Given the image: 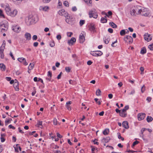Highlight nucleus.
<instances>
[{"mask_svg":"<svg viewBox=\"0 0 153 153\" xmlns=\"http://www.w3.org/2000/svg\"><path fill=\"white\" fill-rule=\"evenodd\" d=\"M38 20V18L37 15H30L27 19H26L25 22L27 25H29L36 22Z\"/></svg>","mask_w":153,"mask_h":153,"instance_id":"f257e3e1","label":"nucleus"},{"mask_svg":"<svg viewBox=\"0 0 153 153\" xmlns=\"http://www.w3.org/2000/svg\"><path fill=\"white\" fill-rule=\"evenodd\" d=\"M8 28V24L7 22H1L0 23V29L2 33L5 32Z\"/></svg>","mask_w":153,"mask_h":153,"instance_id":"f03ea898","label":"nucleus"},{"mask_svg":"<svg viewBox=\"0 0 153 153\" xmlns=\"http://www.w3.org/2000/svg\"><path fill=\"white\" fill-rule=\"evenodd\" d=\"M140 14L142 16L147 17L149 16L150 11L148 8L142 7L141 8Z\"/></svg>","mask_w":153,"mask_h":153,"instance_id":"7ed1b4c3","label":"nucleus"},{"mask_svg":"<svg viewBox=\"0 0 153 153\" xmlns=\"http://www.w3.org/2000/svg\"><path fill=\"white\" fill-rule=\"evenodd\" d=\"M88 15L90 18L93 17L94 18L96 19L98 16L97 13L95 9H93L89 11Z\"/></svg>","mask_w":153,"mask_h":153,"instance_id":"20e7f679","label":"nucleus"},{"mask_svg":"<svg viewBox=\"0 0 153 153\" xmlns=\"http://www.w3.org/2000/svg\"><path fill=\"white\" fill-rule=\"evenodd\" d=\"M69 17H67L66 18L65 21L66 22L71 25H74L75 22V20L73 19V18H70V16L69 15Z\"/></svg>","mask_w":153,"mask_h":153,"instance_id":"39448f33","label":"nucleus"},{"mask_svg":"<svg viewBox=\"0 0 153 153\" xmlns=\"http://www.w3.org/2000/svg\"><path fill=\"white\" fill-rule=\"evenodd\" d=\"M124 41L127 43L129 44L131 43L133 41V39L132 37L128 35L126 36L124 38Z\"/></svg>","mask_w":153,"mask_h":153,"instance_id":"423d86ee","label":"nucleus"},{"mask_svg":"<svg viewBox=\"0 0 153 153\" xmlns=\"http://www.w3.org/2000/svg\"><path fill=\"white\" fill-rule=\"evenodd\" d=\"M58 14L59 15L63 16L65 17L66 18L67 17H69V14L68 13L65 12V10L63 9H62L60 10H59L58 12Z\"/></svg>","mask_w":153,"mask_h":153,"instance_id":"0eeeda50","label":"nucleus"},{"mask_svg":"<svg viewBox=\"0 0 153 153\" xmlns=\"http://www.w3.org/2000/svg\"><path fill=\"white\" fill-rule=\"evenodd\" d=\"M88 27L89 28V30L91 32H92L93 33L96 32L95 25L94 24L91 23L88 25Z\"/></svg>","mask_w":153,"mask_h":153,"instance_id":"6e6552de","label":"nucleus"},{"mask_svg":"<svg viewBox=\"0 0 153 153\" xmlns=\"http://www.w3.org/2000/svg\"><path fill=\"white\" fill-rule=\"evenodd\" d=\"M144 37L145 40L148 42L150 41L152 39V38L150 35L148 33H145L144 35Z\"/></svg>","mask_w":153,"mask_h":153,"instance_id":"1a4fd4ad","label":"nucleus"},{"mask_svg":"<svg viewBox=\"0 0 153 153\" xmlns=\"http://www.w3.org/2000/svg\"><path fill=\"white\" fill-rule=\"evenodd\" d=\"M12 30L15 32L19 33L21 31V28L17 25L13 26L12 27Z\"/></svg>","mask_w":153,"mask_h":153,"instance_id":"9d476101","label":"nucleus"},{"mask_svg":"<svg viewBox=\"0 0 153 153\" xmlns=\"http://www.w3.org/2000/svg\"><path fill=\"white\" fill-rule=\"evenodd\" d=\"M146 114L145 113H140L138 114V120H141L144 119L145 117Z\"/></svg>","mask_w":153,"mask_h":153,"instance_id":"9b49d317","label":"nucleus"},{"mask_svg":"<svg viewBox=\"0 0 153 153\" xmlns=\"http://www.w3.org/2000/svg\"><path fill=\"white\" fill-rule=\"evenodd\" d=\"M95 52L91 53V54L93 56H98L102 55L103 54L102 52L100 51H96Z\"/></svg>","mask_w":153,"mask_h":153,"instance_id":"f8f14e48","label":"nucleus"},{"mask_svg":"<svg viewBox=\"0 0 153 153\" xmlns=\"http://www.w3.org/2000/svg\"><path fill=\"white\" fill-rule=\"evenodd\" d=\"M18 60L20 62H23V64L25 65H28V63L26 62V59L25 58L23 57L19 58Z\"/></svg>","mask_w":153,"mask_h":153,"instance_id":"ddd939ff","label":"nucleus"},{"mask_svg":"<svg viewBox=\"0 0 153 153\" xmlns=\"http://www.w3.org/2000/svg\"><path fill=\"white\" fill-rule=\"evenodd\" d=\"M141 7H140L139 6L134 7L135 11L136 12L135 13H136V15L140 14L141 12L140 9H141Z\"/></svg>","mask_w":153,"mask_h":153,"instance_id":"4468645a","label":"nucleus"},{"mask_svg":"<svg viewBox=\"0 0 153 153\" xmlns=\"http://www.w3.org/2000/svg\"><path fill=\"white\" fill-rule=\"evenodd\" d=\"M7 14L8 15L11 11V9L8 4L5 5L4 7Z\"/></svg>","mask_w":153,"mask_h":153,"instance_id":"2eb2a0df","label":"nucleus"},{"mask_svg":"<svg viewBox=\"0 0 153 153\" xmlns=\"http://www.w3.org/2000/svg\"><path fill=\"white\" fill-rule=\"evenodd\" d=\"M17 11L16 10H14L12 11H11L8 15L12 17H14L16 15L17 13Z\"/></svg>","mask_w":153,"mask_h":153,"instance_id":"dca6fc26","label":"nucleus"},{"mask_svg":"<svg viewBox=\"0 0 153 153\" xmlns=\"http://www.w3.org/2000/svg\"><path fill=\"white\" fill-rule=\"evenodd\" d=\"M79 40L80 42L81 43H83L85 40V37L83 33H81L80 35Z\"/></svg>","mask_w":153,"mask_h":153,"instance_id":"f3484780","label":"nucleus"},{"mask_svg":"<svg viewBox=\"0 0 153 153\" xmlns=\"http://www.w3.org/2000/svg\"><path fill=\"white\" fill-rule=\"evenodd\" d=\"M25 37L26 39V40L29 41L31 39V35L29 33H26L25 34Z\"/></svg>","mask_w":153,"mask_h":153,"instance_id":"a211bd4d","label":"nucleus"},{"mask_svg":"<svg viewBox=\"0 0 153 153\" xmlns=\"http://www.w3.org/2000/svg\"><path fill=\"white\" fill-rule=\"evenodd\" d=\"M76 41V39L74 37H72L70 40L68 41V43L69 45H72Z\"/></svg>","mask_w":153,"mask_h":153,"instance_id":"6ab92c4d","label":"nucleus"},{"mask_svg":"<svg viewBox=\"0 0 153 153\" xmlns=\"http://www.w3.org/2000/svg\"><path fill=\"white\" fill-rule=\"evenodd\" d=\"M127 113L126 112H125L122 110V111H121L120 113V115L123 117H126L127 116Z\"/></svg>","mask_w":153,"mask_h":153,"instance_id":"aec40b11","label":"nucleus"},{"mask_svg":"<svg viewBox=\"0 0 153 153\" xmlns=\"http://www.w3.org/2000/svg\"><path fill=\"white\" fill-rule=\"evenodd\" d=\"M123 126L125 128L128 129L129 128L128 123L126 121H124L122 123Z\"/></svg>","mask_w":153,"mask_h":153,"instance_id":"412c9836","label":"nucleus"},{"mask_svg":"<svg viewBox=\"0 0 153 153\" xmlns=\"http://www.w3.org/2000/svg\"><path fill=\"white\" fill-rule=\"evenodd\" d=\"M110 140V137H106L105 138H103L102 140V141L103 143H108Z\"/></svg>","mask_w":153,"mask_h":153,"instance_id":"4be33fe9","label":"nucleus"},{"mask_svg":"<svg viewBox=\"0 0 153 153\" xmlns=\"http://www.w3.org/2000/svg\"><path fill=\"white\" fill-rule=\"evenodd\" d=\"M136 12L135 11V10L134 7L131 9L130 12V13L131 15L132 16H136Z\"/></svg>","mask_w":153,"mask_h":153,"instance_id":"5701e85b","label":"nucleus"},{"mask_svg":"<svg viewBox=\"0 0 153 153\" xmlns=\"http://www.w3.org/2000/svg\"><path fill=\"white\" fill-rule=\"evenodd\" d=\"M89 6H92V0H83Z\"/></svg>","mask_w":153,"mask_h":153,"instance_id":"b1692460","label":"nucleus"},{"mask_svg":"<svg viewBox=\"0 0 153 153\" xmlns=\"http://www.w3.org/2000/svg\"><path fill=\"white\" fill-rule=\"evenodd\" d=\"M5 40H3V43L2 45L1 46L0 48V51H4V49L5 48Z\"/></svg>","mask_w":153,"mask_h":153,"instance_id":"393cba45","label":"nucleus"},{"mask_svg":"<svg viewBox=\"0 0 153 153\" xmlns=\"http://www.w3.org/2000/svg\"><path fill=\"white\" fill-rule=\"evenodd\" d=\"M147 130V128H143L142 129H141V134L140 135V137H142L143 138V139L144 140H145V139L143 138V132L146 130Z\"/></svg>","mask_w":153,"mask_h":153,"instance_id":"a878e982","label":"nucleus"},{"mask_svg":"<svg viewBox=\"0 0 153 153\" xmlns=\"http://www.w3.org/2000/svg\"><path fill=\"white\" fill-rule=\"evenodd\" d=\"M146 50L145 47H143L140 51V53L142 54H144L146 53Z\"/></svg>","mask_w":153,"mask_h":153,"instance_id":"bb28decb","label":"nucleus"},{"mask_svg":"<svg viewBox=\"0 0 153 153\" xmlns=\"http://www.w3.org/2000/svg\"><path fill=\"white\" fill-rule=\"evenodd\" d=\"M109 25L113 28H116L117 27V25L112 22H110L109 23Z\"/></svg>","mask_w":153,"mask_h":153,"instance_id":"cd10ccee","label":"nucleus"},{"mask_svg":"<svg viewBox=\"0 0 153 153\" xmlns=\"http://www.w3.org/2000/svg\"><path fill=\"white\" fill-rule=\"evenodd\" d=\"M0 68L2 71H4L5 70V66L3 64H0Z\"/></svg>","mask_w":153,"mask_h":153,"instance_id":"c85d7f7f","label":"nucleus"},{"mask_svg":"<svg viewBox=\"0 0 153 153\" xmlns=\"http://www.w3.org/2000/svg\"><path fill=\"white\" fill-rule=\"evenodd\" d=\"M34 66V64L30 63L28 67V69L29 70H32Z\"/></svg>","mask_w":153,"mask_h":153,"instance_id":"c756f323","label":"nucleus"},{"mask_svg":"<svg viewBox=\"0 0 153 153\" xmlns=\"http://www.w3.org/2000/svg\"><path fill=\"white\" fill-rule=\"evenodd\" d=\"M49 9V7L47 6H45V7H41L40 9L42 10L45 11H47Z\"/></svg>","mask_w":153,"mask_h":153,"instance_id":"7c9ffc66","label":"nucleus"},{"mask_svg":"<svg viewBox=\"0 0 153 153\" xmlns=\"http://www.w3.org/2000/svg\"><path fill=\"white\" fill-rule=\"evenodd\" d=\"M13 86L15 89H17L16 90L18 91L17 90L19 89V83L14 82L13 85Z\"/></svg>","mask_w":153,"mask_h":153,"instance_id":"2f4dec72","label":"nucleus"},{"mask_svg":"<svg viewBox=\"0 0 153 153\" xmlns=\"http://www.w3.org/2000/svg\"><path fill=\"white\" fill-rule=\"evenodd\" d=\"M106 16H105V18L102 17L101 19V22L102 23H105L107 22V20L105 18Z\"/></svg>","mask_w":153,"mask_h":153,"instance_id":"473e14b6","label":"nucleus"},{"mask_svg":"<svg viewBox=\"0 0 153 153\" xmlns=\"http://www.w3.org/2000/svg\"><path fill=\"white\" fill-rule=\"evenodd\" d=\"M109 132V129L106 128L103 131V133L104 135H106L108 134Z\"/></svg>","mask_w":153,"mask_h":153,"instance_id":"72a5a7b5","label":"nucleus"},{"mask_svg":"<svg viewBox=\"0 0 153 153\" xmlns=\"http://www.w3.org/2000/svg\"><path fill=\"white\" fill-rule=\"evenodd\" d=\"M153 120V118L150 116H148L147 117L146 120H147V122H151Z\"/></svg>","mask_w":153,"mask_h":153,"instance_id":"f704fd0d","label":"nucleus"},{"mask_svg":"<svg viewBox=\"0 0 153 153\" xmlns=\"http://www.w3.org/2000/svg\"><path fill=\"white\" fill-rule=\"evenodd\" d=\"M101 91L100 90V89H98L96 92V95L97 96H100L101 95Z\"/></svg>","mask_w":153,"mask_h":153,"instance_id":"c9c22d12","label":"nucleus"},{"mask_svg":"<svg viewBox=\"0 0 153 153\" xmlns=\"http://www.w3.org/2000/svg\"><path fill=\"white\" fill-rule=\"evenodd\" d=\"M0 18H4V16L2 11L0 9Z\"/></svg>","mask_w":153,"mask_h":153,"instance_id":"e433bc0d","label":"nucleus"},{"mask_svg":"<svg viewBox=\"0 0 153 153\" xmlns=\"http://www.w3.org/2000/svg\"><path fill=\"white\" fill-rule=\"evenodd\" d=\"M126 33V32L125 31V30H122L120 32V35L121 36H123V35H125Z\"/></svg>","mask_w":153,"mask_h":153,"instance_id":"4c0bfd02","label":"nucleus"},{"mask_svg":"<svg viewBox=\"0 0 153 153\" xmlns=\"http://www.w3.org/2000/svg\"><path fill=\"white\" fill-rule=\"evenodd\" d=\"M85 23V21L83 20H81L79 22L80 26H82Z\"/></svg>","mask_w":153,"mask_h":153,"instance_id":"58836bf2","label":"nucleus"},{"mask_svg":"<svg viewBox=\"0 0 153 153\" xmlns=\"http://www.w3.org/2000/svg\"><path fill=\"white\" fill-rule=\"evenodd\" d=\"M148 48L150 50H151V51L153 50V43L149 45Z\"/></svg>","mask_w":153,"mask_h":153,"instance_id":"ea45409f","label":"nucleus"},{"mask_svg":"<svg viewBox=\"0 0 153 153\" xmlns=\"http://www.w3.org/2000/svg\"><path fill=\"white\" fill-rule=\"evenodd\" d=\"M129 109V106L128 105H126L122 110L123 111H125L126 112L127 110H128Z\"/></svg>","mask_w":153,"mask_h":153,"instance_id":"a19ab883","label":"nucleus"},{"mask_svg":"<svg viewBox=\"0 0 153 153\" xmlns=\"http://www.w3.org/2000/svg\"><path fill=\"white\" fill-rule=\"evenodd\" d=\"M19 145V144H17L16 145V146L14 147L15 151L17 152H19V151L18 150V148H19V146H18Z\"/></svg>","mask_w":153,"mask_h":153,"instance_id":"79ce46f5","label":"nucleus"},{"mask_svg":"<svg viewBox=\"0 0 153 153\" xmlns=\"http://www.w3.org/2000/svg\"><path fill=\"white\" fill-rule=\"evenodd\" d=\"M117 134L118 135V138L119 139H121L122 141L124 140V138L121 136L120 133H117Z\"/></svg>","mask_w":153,"mask_h":153,"instance_id":"37998d69","label":"nucleus"},{"mask_svg":"<svg viewBox=\"0 0 153 153\" xmlns=\"http://www.w3.org/2000/svg\"><path fill=\"white\" fill-rule=\"evenodd\" d=\"M140 69L141 71L140 74H143V71H144V68L143 67H141L140 68Z\"/></svg>","mask_w":153,"mask_h":153,"instance_id":"c03bdc74","label":"nucleus"},{"mask_svg":"<svg viewBox=\"0 0 153 153\" xmlns=\"http://www.w3.org/2000/svg\"><path fill=\"white\" fill-rule=\"evenodd\" d=\"M50 45L51 47H53L55 45L54 42V41L51 42H50Z\"/></svg>","mask_w":153,"mask_h":153,"instance_id":"a18cd8bd","label":"nucleus"},{"mask_svg":"<svg viewBox=\"0 0 153 153\" xmlns=\"http://www.w3.org/2000/svg\"><path fill=\"white\" fill-rule=\"evenodd\" d=\"M4 51H0V53L1 54V57L2 59H3L4 57V55L3 53Z\"/></svg>","mask_w":153,"mask_h":153,"instance_id":"49530a36","label":"nucleus"},{"mask_svg":"<svg viewBox=\"0 0 153 153\" xmlns=\"http://www.w3.org/2000/svg\"><path fill=\"white\" fill-rule=\"evenodd\" d=\"M63 4L66 7H68L69 6L68 2V1H64L63 3Z\"/></svg>","mask_w":153,"mask_h":153,"instance_id":"de8ad7c7","label":"nucleus"},{"mask_svg":"<svg viewBox=\"0 0 153 153\" xmlns=\"http://www.w3.org/2000/svg\"><path fill=\"white\" fill-rule=\"evenodd\" d=\"M145 90V87L143 85L141 88V91L142 93H143Z\"/></svg>","mask_w":153,"mask_h":153,"instance_id":"09e8293b","label":"nucleus"},{"mask_svg":"<svg viewBox=\"0 0 153 153\" xmlns=\"http://www.w3.org/2000/svg\"><path fill=\"white\" fill-rule=\"evenodd\" d=\"M53 122L54 124L55 125H56L58 124V122L56 118H54L53 120Z\"/></svg>","mask_w":153,"mask_h":153,"instance_id":"8fccbe9b","label":"nucleus"},{"mask_svg":"<svg viewBox=\"0 0 153 153\" xmlns=\"http://www.w3.org/2000/svg\"><path fill=\"white\" fill-rule=\"evenodd\" d=\"M71 69L69 67H66L65 68V71L68 72H69L70 71Z\"/></svg>","mask_w":153,"mask_h":153,"instance_id":"3c124183","label":"nucleus"},{"mask_svg":"<svg viewBox=\"0 0 153 153\" xmlns=\"http://www.w3.org/2000/svg\"><path fill=\"white\" fill-rule=\"evenodd\" d=\"M138 143H139V141H137V140H136L134 142V143H133V144H132V146H135L136 144H138Z\"/></svg>","mask_w":153,"mask_h":153,"instance_id":"603ef678","label":"nucleus"},{"mask_svg":"<svg viewBox=\"0 0 153 153\" xmlns=\"http://www.w3.org/2000/svg\"><path fill=\"white\" fill-rule=\"evenodd\" d=\"M135 93V91L134 89L132 90L131 92L129 94V95H132L134 94Z\"/></svg>","mask_w":153,"mask_h":153,"instance_id":"864d4df0","label":"nucleus"},{"mask_svg":"<svg viewBox=\"0 0 153 153\" xmlns=\"http://www.w3.org/2000/svg\"><path fill=\"white\" fill-rule=\"evenodd\" d=\"M146 100L149 102L151 101L152 98L150 97H148L147 98Z\"/></svg>","mask_w":153,"mask_h":153,"instance_id":"5fc2aeb1","label":"nucleus"},{"mask_svg":"<svg viewBox=\"0 0 153 153\" xmlns=\"http://www.w3.org/2000/svg\"><path fill=\"white\" fill-rule=\"evenodd\" d=\"M37 38V36L36 35H34L33 36L32 38L33 40H36Z\"/></svg>","mask_w":153,"mask_h":153,"instance_id":"6e6d98bb","label":"nucleus"},{"mask_svg":"<svg viewBox=\"0 0 153 153\" xmlns=\"http://www.w3.org/2000/svg\"><path fill=\"white\" fill-rule=\"evenodd\" d=\"M112 12L111 11H109L108 12V15L106 14V15L108 17H109L108 16H111V15H112Z\"/></svg>","mask_w":153,"mask_h":153,"instance_id":"4d7b16f0","label":"nucleus"},{"mask_svg":"<svg viewBox=\"0 0 153 153\" xmlns=\"http://www.w3.org/2000/svg\"><path fill=\"white\" fill-rule=\"evenodd\" d=\"M61 36L60 35H58L56 36V38L58 40H59L61 39Z\"/></svg>","mask_w":153,"mask_h":153,"instance_id":"13d9d810","label":"nucleus"},{"mask_svg":"<svg viewBox=\"0 0 153 153\" xmlns=\"http://www.w3.org/2000/svg\"><path fill=\"white\" fill-rule=\"evenodd\" d=\"M8 127L10 128H12L13 129H15L16 128L15 127H14L11 125H9L8 126Z\"/></svg>","mask_w":153,"mask_h":153,"instance_id":"bf43d9fd","label":"nucleus"},{"mask_svg":"<svg viewBox=\"0 0 153 153\" xmlns=\"http://www.w3.org/2000/svg\"><path fill=\"white\" fill-rule=\"evenodd\" d=\"M91 147L92 148L91 149V152L92 153H94V151L95 150V148L94 147H93L92 146H91Z\"/></svg>","mask_w":153,"mask_h":153,"instance_id":"052dcab7","label":"nucleus"},{"mask_svg":"<svg viewBox=\"0 0 153 153\" xmlns=\"http://www.w3.org/2000/svg\"><path fill=\"white\" fill-rule=\"evenodd\" d=\"M72 34L73 33L72 32H68L67 33V35L68 36L70 37H71Z\"/></svg>","mask_w":153,"mask_h":153,"instance_id":"680f3d73","label":"nucleus"},{"mask_svg":"<svg viewBox=\"0 0 153 153\" xmlns=\"http://www.w3.org/2000/svg\"><path fill=\"white\" fill-rule=\"evenodd\" d=\"M66 107L68 110H71V108L69 105H66Z\"/></svg>","mask_w":153,"mask_h":153,"instance_id":"e2e57ef3","label":"nucleus"},{"mask_svg":"<svg viewBox=\"0 0 153 153\" xmlns=\"http://www.w3.org/2000/svg\"><path fill=\"white\" fill-rule=\"evenodd\" d=\"M48 76H49L50 78H51L52 76V73L50 71H48Z\"/></svg>","mask_w":153,"mask_h":153,"instance_id":"0e129e2a","label":"nucleus"},{"mask_svg":"<svg viewBox=\"0 0 153 153\" xmlns=\"http://www.w3.org/2000/svg\"><path fill=\"white\" fill-rule=\"evenodd\" d=\"M51 0H42L44 3H46L49 2Z\"/></svg>","mask_w":153,"mask_h":153,"instance_id":"69168bd1","label":"nucleus"},{"mask_svg":"<svg viewBox=\"0 0 153 153\" xmlns=\"http://www.w3.org/2000/svg\"><path fill=\"white\" fill-rule=\"evenodd\" d=\"M38 45V42H35L33 43V45L35 47H36Z\"/></svg>","mask_w":153,"mask_h":153,"instance_id":"338daca9","label":"nucleus"},{"mask_svg":"<svg viewBox=\"0 0 153 153\" xmlns=\"http://www.w3.org/2000/svg\"><path fill=\"white\" fill-rule=\"evenodd\" d=\"M108 31L110 33H112L113 32V30L111 28L108 29Z\"/></svg>","mask_w":153,"mask_h":153,"instance_id":"774afa93","label":"nucleus"}]
</instances>
